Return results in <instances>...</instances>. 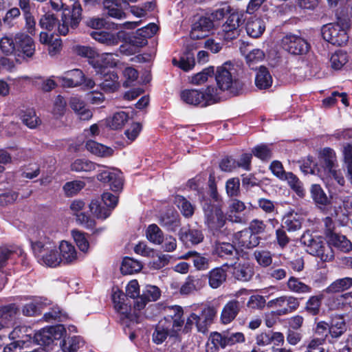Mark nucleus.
Here are the masks:
<instances>
[{
    "instance_id": "c85d7f7f",
    "label": "nucleus",
    "mask_w": 352,
    "mask_h": 352,
    "mask_svg": "<svg viewBox=\"0 0 352 352\" xmlns=\"http://www.w3.org/2000/svg\"><path fill=\"white\" fill-rule=\"evenodd\" d=\"M85 147L90 153L101 157H109L113 155L114 150L94 140H88Z\"/></svg>"
},
{
    "instance_id": "8fccbe9b",
    "label": "nucleus",
    "mask_w": 352,
    "mask_h": 352,
    "mask_svg": "<svg viewBox=\"0 0 352 352\" xmlns=\"http://www.w3.org/2000/svg\"><path fill=\"white\" fill-rule=\"evenodd\" d=\"M100 166L86 159H77L71 164V170L75 172H89Z\"/></svg>"
},
{
    "instance_id": "1a4fd4ad",
    "label": "nucleus",
    "mask_w": 352,
    "mask_h": 352,
    "mask_svg": "<svg viewBox=\"0 0 352 352\" xmlns=\"http://www.w3.org/2000/svg\"><path fill=\"white\" fill-rule=\"evenodd\" d=\"M126 295L118 289H113L112 300L116 310L120 314L122 324L129 327L131 324L137 323L135 317L129 312L130 307L124 302Z\"/></svg>"
},
{
    "instance_id": "0eeeda50",
    "label": "nucleus",
    "mask_w": 352,
    "mask_h": 352,
    "mask_svg": "<svg viewBox=\"0 0 352 352\" xmlns=\"http://www.w3.org/2000/svg\"><path fill=\"white\" fill-rule=\"evenodd\" d=\"M102 199L107 208L100 206L98 200L93 199L89 204L90 211L98 219H105L116 206L118 198L110 192H104Z\"/></svg>"
},
{
    "instance_id": "052dcab7",
    "label": "nucleus",
    "mask_w": 352,
    "mask_h": 352,
    "mask_svg": "<svg viewBox=\"0 0 352 352\" xmlns=\"http://www.w3.org/2000/svg\"><path fill=\"white\" fill-rule=\"evenodd\" d=\"M253 255L258 264L263 267H269L272 263V256L270 251L256 250Z\"/></svg>"
},
{
    "instance_id": "4be33fe9",
    "label": "nucleus",
    "mask_w": 352,
    "mask_h": 352,
    "mask_svg": "<svg viewBox=\"0 0 352 352\" xmlns=\"http://www.w3.org/2000/svg\"><path fill=\"white\" fill-rule=\"evenodd\" d=\"M179 332H172V327L166 322L160 321L155 326L152 334V340L156 344L164 342L168 336L175 337Z\"/></svg>"
},
{
    "instance_id": "6ab92c4d",
    "label": "nucleus",
    "mask_w": 352,
    "mask_h": 352,
    "mask_svg": "<svg viewBox=\"0 0 352 352\" xmlns=\"http://www.w3.org/2000/svg\"><path fill=\"white\" fill-rule=\"evenodd\" d=\"M234 241L242 248L251 249L260 243L261 237L251 232L248 229L239 231L234 234Z\"/></svg>"
},
{
    "instance_id": "c756f323",
    "label": "nucleus",
    "mask_w": 352,
    "mask_h": 352,
    "mask_svg": "<svg viewBox=\"0 0 352 352\" xmlns=\"http://www.w3.org/2000/svg\"><path fill=\"white\" fill-rule=\"evenodd\" d=\"M245 208L243 201L236 199H231L228 206V219L234 223H241L242 219L237 214L242 212Z\"/></svg>"
},
{
    "instance_id": "79ce46f5",
    "label": "nucleus",
    "mask_w": 352,
    "mask_h": 352,
    "mask_svg": "<svg viewBox=\"0 0 352 352\" xmlns=\"http://www.w3.org/2000/svg\"><path fill=\"white\" fill-rule=\"evenodd\" d=\"M346 330V324L342 318H334L332 320L331 324L329 327V333L331 340L329 342H333L334 339L340 337Z\"/></svg>"
},
{
    "instance_id": "f03ea898",
    "label": "nucleus",
    "mask_w": 352,
    "mask_h": 352,
    "mask_svg": "<svg viewBox=\"0 0 352 352\" xmlns=\"http://www.w3.org/2000/svg\"><path fill=\"white\" fill-rule=\"evenodd\" d=\"M235 69L230 63L218 67L215 73V80L219 89L228 91L232 95L239 94L243 87V82L235 75Z\"/></svg>"
},
{
    "instance_id": "864d4df0",
    "label": "nucleus",
    "mask_w": 352,
    "mask_h": 352,
    "mask_svg": "<svg viewBox=\"0 0 352 352\" xmlns=\"http://www.w3.org/2000/svg\"><path fill=\"white\" fill-rule=\"evenodd\" d=\"M15 35H5L0 39V50L7 55L16 54Z\"/></svg>"
},
{
    "instance_id": "ddd939ff",
    "label": "nucleus",
    "mask_w": 352,
    "mask_h": 352,
    "mask_svg": "<svg viewBox=\"0 0 352 352\" xmlns=\"http://www.w3.org/2000/svg\"><path fill=\"white\" fill-rule=\"evenodd\" d=\"M165 316L163 320L172 327V332H179L184 324L183 318L184 311L182 307L178 305L168 306L164 307Z\"/></svg>"
},
{
    "instance_id": "4c0bfd02",
    "label": "nucleus",
    "mask_w": 352,
    "mask_h": 352,
    "mask_svg": "<svg viewBox=\"0 0 352 352\" xmlns=\"http://www.w3.org/2000/svg\"><path fill=\"white\" fill-rule=\"evenodd\" d=\"M352 287V278L345 277L339 278L333 282L327 287L324 292L327 294H333L342 292Z\"/></svg>"
},
{
    "instance_id": "13d9d810",
    "label": "nucleus",
    "mask_w": 352,
    "mask_h": 352,
    "mask_svg": "<svg viewBox=\"0 0 352 352\" xmlns=\"http://www.w3.org/2000/svg\"><path fill=\"white\" fill-rule=\"evenodd\" d=\"M214 74V67H208L204 69L191 77L190 83L195 85H200L206 82L209 77H212Z\"/></svg>"
},
{
    "instance_id": "ea45409f",
    "label": "nucleus",
    "mask_w": 352,
    "mask_h": 352,
    "mask_svg": "<svg viewBox=\"0 0 352 352\" xmlns=\"http://www.w3.org/2000/svg\"><path fill=\"white\" fill-rule=\"evenodd\" d=\"M214 253L221 258H230L236 253L235 247L230 243L216 242L214 247Z\"/></svg>"
},
{
    "instance_id": "5fc2aeb1",
    "label": "nucleus",
    "mask_w": 352,
    "mask_h": 352,
    "mask_svg": "<svg viewBox=\"0 0 352 352\" xmlns=\"http://www.w3.org/2000/svg\"><path fill=\"white\" fill-rule=\"evenodd\" d=\"M142 266L141 263L129 257L124 258L121 271L124 274H131L141 270Z\"/></svg>"
},
{
    "instance_id": "de8ad7c7",
    "label": "nucleus",
    "mask_w": 352,
    "mask_h": 352,
    "mask_svg": "<svg viewBox=\"0 0 352 352\" xmlns=\"http://www.w3.org/2000/svg\"><path fill=\"white\" fill-rule=\"evenodd\" d=\"M146 235L148 240L154 244H162L164 240L163 232L156 224L148 226Z\"/></svg>"
},
{
    "instance_id": "0e129e2a",
    "label": "nucleus",
    "mask_w": 352,
    "mask_h": 352,
    "mask_svg": "<svg viewBox=\"0 0 352 352\" xmlns=\"http://www.w3.org/2000/svg\"><path fill=\"white\" fill-rule=\"evenodd\" d=\"M23 250L21 248L17 250L1 248L0 249V269L3 268L8 259L12 258L15 254L21 256Z\"/></svg>"
},
{
    "instance_id": "2f4dec72",
    "label": "nucleus",
    "mask_w": 352,
    "mask_h": 352,
    "mask_svg": "<svg viewBox=\"0 0 352 352\" xmlns=\"http://www.w3.org/2000/svg\"><path fill=\"white\" fill-rule=\"evenodd\" d=\"M103 75V81L100 84L101 89L106 93H111L118 90L120 87V82L117 74L111 72H105Z\"/></svg>"
},
{
    "instance_id": "6e6552de",
    "label": "nucleus",
    "mask_w": 352,
    "mask_h": 352,
    "mask_svg": "<svg viewBox=\"0 0 352 352\" xmlns=\"http://www.w3.org/2000/svg\"><path fill=\"white\" fill-rule=\"evenodd\" d=\"M82 8L78 1H75L72 6V10L70 15L63 14L61 18V23L58 27V32L60 35L65 36L69 29L74 30L79 25L82 19Z\"/></svg>"
},
{
    "instance_id": "f257e3e1",
    "label": "nucleus",
    "mask_w": 352,
    "mask_h": 352,
    "mask_svg": "<svg viewBox=\"0 0 352 352\" xmlns=\"http://www.w3.org/2000/svg\"><path fill=\"white\" fill-rule=\"evenodd\" d=\"M32 248L38 262L48 267H55L61 263V258L56 242L48 237L32 242Z\"/></svg>"
},
{
    "instance_id": "a18cd8bd",
    "label": "nucleus",
    "mask_w": 352,
    "mask_h": 352,
    "mask_svg": "<svg viewBox=\"0 0 352 352\" xmlns=\"http://www.w3.org/2000/svg\"><path fill=\"white\" fill-rule=\"evenodd\" d=\"M84 345V342L79 336L68 337L64 339L60 344L64 352H76Z\"/></svg>"
},
{
    "instance_id": "7c9ffc66",
    "label": "nucleus",
    "mask_w": 352,
    "mask_h": 352,
    "mask_svg": "<svg viewBox=\"0 0 352 352\" xmlns=\"http://www.w3.org/2000/svg\"><path fill=\"white\" fill-rule=\"evenodd\" d=\"M207 277L209 285L217 289L226 280V270L223 267L214 268L208 272Z\"/></svg>"
},
{
    "instance_id": "7ed1b4c3",
    "label": "nucleus",
    "mask_w": 352,
    "mask_h": 352,
    "mask_svg": "<svg viewBox=\"0 0 352 352\" xmlns=\"http://www.w3.org/2000/svg\"><path fill=\"white\" fill-rule=\"evenodd\" d=\"M302 240L307 245V252L320 258L324 262H329L333 259V251L328 244L318 236H312L309 234H304Z\"/></svg>"
},
{
    "instance_id": "f3484780",
    "label": "nucleus",
    "mask_w": 352,
    "mask_h": 352,
    "mask_svg": "<svg viewBox=\"0 0 352 352\" xmlns=\"http://www.w3.org/2000/svg\"><path fill=\"white\" fill-rule=\"evenodd\" d=\"M97 179L104 183H108L113 191H119L122 188V173L116 169L103 170L97 175Z\"/></svg>"
},
{
    "instance_id": "a878e982",
    "label": "nucleus",
    "mask_w": 352,
    "mask_h": 352,
    "mask_svg": "<svg viewBox=\"0 0 352 352\" xmlns=\"http://www.w3.org/2000/svg\"><path fill=\"white\" fill-rule=\"evenodd\" d=\"M205 285V279L201 276H188L180 288V293L190 294L201 289Z\"/></svg>"
},
{
    "instance_id": "473e14b6",
    "label": "nucleus",
    "mask_w": 352,
    "mask_h": 352,
    "mask_svg": "<svg viewBox=\"0 0 352 352\" xmlns=\"http://www.w3.org/2000/svg\"><path fill=\"white\" fill-rule=\"evenodd\" d=\"M265 30L264 21L259 18H250L246 24V32L252 38L260 37Z\"/></svg>"
},
{
    "instance_id": "20e7f679",
    "label": "nucleus",
    "mask_w": 352,
    "mask_h": 352,
    "mask_svg": "<svg viewBox=\"0 0 352 352\" xmlns=\"http://www.w3.org/2000/svg\"><path fill=\"white\" fill-rule=\"evenodd\" d=\"M324 233L330 247L332 245L343 252L352 250V243L344 235L337 231L331 217L324 218Z\"/></svg>"
},
{
    "instance_id": "9b49d317",
    "label": "nucleus",
    "mask_w": 352,
    "mask_h": 352,
    "mask_svg": "<svg viewBox=\"0 0 352 352\" xmlns=\"http://www.w3.org/2000/svg\"><path fill=\"white\" fill-rule=\"evenodd\" d=\"M65 333L63 325H57L43 329L36 333L34 340L39 345H50L56 340H59Z\"/></svg>"
},
{
    "instance_id": "09e8293b",
    "label": "nucleus",
    "mask_w": 352,
    "mask_h": 352,
    "mask_svg": "<svg viewBox=\"0 0 352 352\" xmlns=\"http://www.w3.org/2000/svg\"><path fill=\"white\" fill-rule=\"evenodd\" d=\"M175 203L182 214L186 218L191 217L195 210V206L182 196H177Z\"/></svg>"
},
{
    "instance_id": "774afa93",
    "label": "nucleus",
    "mask_w": 352,
    "mask_h": 352,
    "mask_svg": "<svg viewBox=\"0 0 352 352\" xmlns=\"http://www.w3.org/2000/svg\"><path fill=\"white\" fill-rule=\"evenodd\" d=\"M210 344L213 345L214 351L219 350V348L224 349L226 347L225 334L223 335L218 332L212 333L207 343L208 346H209Z\"/></svg>"
},
{
    "instance_id": "39448f33",
    "label": "nucleus",
    "mask_w": 352,
    "mask_h": 352,
    "mask_svg": "<svg viewBox=\"0 0 352 352\" xmlns=\"http://www.w3.org/2000/svg\"><path fill=\"white\" fill-rule=\"evenodd\" d=\"M322 36L327 42L338 46L346 44L349 40L346 27L339 23L324 25L322 28Z\"/></svg>"
},
{
    "instance_id": "2eb2a0df",
    "label": "nucleus",
    "mask_w": 352,
    "mask_h": 352,
    "mask_svg": "<svg viewBox=\"0 0 352 352\" xmlns=\"http://www.w3.org/2000/svg\"><path fill=\"white\" fill-rule=\"evenodd\" d=\"M89 63L94 68L98 74H103L108 68H112L117 65L118 60L114 58V55L111 53H103L96 55L95 58L89 60Z\"/></svg>"
},
{
    "instance_id": "49530a36",
    "label": "nucleus",
    "mask_w": 352,
    "mask_h": 352,
    "mask_svg": "<svg viewBox=\"0 0 352 352\" xmlns=\"http://www.w3.org/2000/svg\"><path fill=\"white\" fill-rule=\"evenodd\" d=\"M59 23H61L53 14L47 13L41 16L39 25L43 30L55 32L58 31Z\"/></svg>"
},
{
    "instance_id": "680f3d73",
    "label": "nucleus",
    "mask_w": 352,
    "mask_h": 352,
    "mask_svg": "<svg viewBox=\"0 0 352 352\" xmlns=\"http://www.w3.org/2000/svg\"><path fill=\"white\" fill-rule=\"evenodd\" d=\"M85 186V183L82 181L75 180L68 182L63 186V190L68 197L76 195Z\"/></svg>"
},
{
    "instance_id": "4d7b16f0",
    "label": "nucleus",
    "mask_w": 352,
    "mask_h": 352,
    "mask_svg": "<svg viewBox=\"0 0 352 352\" xmlns=\"http://www.w3.org/2000/svg\"><path fill=\"white\" fill-rule=\"evenodd\" d=\"M348 60L347 53L342 50H338L333 53L331 56V66L334 69H340L348 62Z\"/></svg>"
},
{
    "instance_id": "a211bd4d",
    "label": "nucleus",
    "mask_w": 352,
    "mask_h": 352,
    "mask_svg": "<svg viewBox=\"0 0 352 352\" xmlns=\"http://www.w3.org/2000/svg\"><path fill=\"white\" fill-rule=\"evenodd\" d=\"M213 26V21L209 17H200L192 26L190 31L191 38L201 39L205 38L208 36Z\"/></svg>"
},
{
    "instance_id": "3c124183",
    "label": "nucleus",
    "mask_w": 352,
    "mask_h": 352,
    "mask_svg": "<svg viewBox=\"0 0 352 352\" xmlns=\"http://www.w3.org/2000/svg\"><path fill=\"white\" fill-rule=\"evenodd\" d=\"M129 120V116L124 111L117 112L107 121L108 126L114 130L122 128Z\"/></svg>"
},
{
    "instance_id": "393cba45",
    "label": "nucleus",
    "mask_w": 352,
    "mask_h": 352,
    "mask_svg": "<svg viewBox=\"0 0 352 352\" xmlns=\"http://www.w3.org/2000/svg\"><path fill=\"white\" fill-rule=\"evenodd\" d=\"M241 310V303L237 300L228 301L223 307L221 314V320L223 324H229L239 314Z\"/></svg>"
},
{
    "instance_id": "412c9836",
    "label": "nucleus",
    "mask_w": 352,
    "mask_h": 352,
    "mask_svg": "<svg viewBox=\"0 0 352 352\" xmlns=\"http://www.w3.org/2000/svg\"><path fill=\"white\" fill-rule=\"evenodd\" d=\"M129 5L126 0H105L103 2L104 9L107 14L113 18L120 19L125 18L126 14L123 8Z\"/></svg>"
},
{
    "instance_id": "b1692460",
    "label": "nucleus",
    "mask_w": 352,
    "mask_h": 352,
    "mask_svg": "<svg viewBox=\"0 0 352 352\" xmlns=\"http://www.w3.org/2000/svg\"><path fill=\"white\" fill-rule=\"evenodd\" d=\"M181 98L186 104L201 107L207 106L204 94L197 89H185L181 92Z\"/></svg>"
},
{
    "instance_id": "c9c22d12",
    "label": "nucleus",
    "mask_w": 352,
    "mask_h": 352,
    "mask_svg": "<svg viewBox=\"0 0 352 352\" xmlns=\"http://www.w3.org/2000/svg\"><path fill=\"white\" fill-rule=\"evenodd\" d=\"M17 313L14 304H10L0 307V330L8 326Z\"/></svg>"
},
{
    "instance_id": "dca6fc26",
    "label": "nucleus",
    "mask_w": 352,
    "mask_h": 352,
    "mask_svg": "<svg viewBox=\"0 0 352 352\" xmlns=\"http://www.w3.org/2000/svg\"><path fill=\"white\" fill-rule=\"evenodd\" d=\"M16 54H23L31 57L34 53L35 46L32 37L23 32L15 34Z\"/></svg>"
},
{
    "instance_id": "e433bc0d",
    "label": "nucleus",
    "mask_w": 352,
    "mask_h": 352,
    "mask_svg": "<svg viewBox=\"0 0 352 352\" xmlns=\"http://www.w3.org/2000/svg\"><path fill=\"white\" fill-rule=\"evenodd\" d=\"M310 192L311 198L320 208L324 207L330 204L329 199L319 184H312Z\"/></svg>"
},
{
    "instance_id": "69168bd1",
    "label": "nucleus",
    "mask_w": 352,
    "mask_h": 352,
    "mask_svg": "<svg viewBox=\"0 0 352 352\" xmlns=\"http://www.w3.org/2000/svg\"><path fill=\"white\" fill-rule=\"evenodd\" d=\"M324 153L327 155L323 159V166L327 174L335 170V153L331 148H324L323 151Z\"/></svg>"
},
{
    "instance_id": "cd10ccee",
    "label": "nucleus",
    "mask_w": 352,
    "mask_h": 352,
    "mask_svg": "<svg viewBox=\"0 0 352 352\" xmlns=\"http://www.w3.org/2000/svg\"><path fill=\"white\" fill-rule=\"evenodd\" d=\"M59 254L61 258V263L69 264L74 263L77 260V252L75 247L67 241L60 242L59 247Z\"/></svg>"
},
{
    "instance_id": "f8f14e48",
    "label": "nucleus",
    "mask_w": 352,
    "mask_h": 352,
    "mask_svg": "<svg viewBox=\"0 0 352 352\" xmlns=\"http://www.w3.org/2000/svg\"><path fill=\"white\" fill-rule=\"evenodd\" d=\"M241 23V15L238 12L232 13L222 25L219 35L226 41L235 39L240 34Z\"/></svg>"
},
{
    "instance_id": "bb28decb",
    "label": "nucleus",
    "mask_w": 352,
    "mask_h": 352,
    "mask_svg": "<svg viewBox=\"0 0 352 352\" xmlns=\"http://www.w3.org/2000/svg\"><path fill=\"white\" fill-rule=\"evenodd\" d=\"M120 32L111 33L106 31H92L90 36L98 42L106 45H116L118 44L120 36Z\"/></svg>"
},
{
    "instance_id": "603ef678",
    "label": "nucleus",
    "mask_w": 352,
    "mask_h": 352,
    "mask_svg": "<svg viewBox=\"0 0 352 352\" xmlns=\"http://www.w3.org/2000/svg\"><path fill=\"white\" fill-rule=\"evenodd\" d=\"M192 256V262L195 268L198 270H206L209 267V260L195 252H188L181 258L186 259Z\"/></svg>"
},
{
    "instance_id": "338daca9",
    "label": "nucleus",
    "mask_w": 352,
    "mask_h": 352,
    "mask_svg": "<svg viewBox=\"0 0 352 352\" xmlns=\"http://www.w3.org/2000/svg\"><path fill=\"white\" fill-rule=\"evenodd\" d=\"M253 154L261 160H269L272 157V151L270 146L261 144L254 147L252 150Z\"/></svg>"
},
{
    "instance_id": "423d86ee",
    "label": "nucleus",
    "mask_w": 352,
    "mask_h": 352,
    "mask_svg": "<svg viewBox=\"0 0 352 352\" xmlns=\"http://www.w3.org/2000/svg\"><path fill=\"white\" fill-rule=\"evenodd\" d=\"M267 306L276 309L278 316H284L296 311L300 306V300L294 296L283 295L269 300Z\"/></svg>"
},
{
    "instance_id": "aec40b11",
    "label": "nucleus",
    "mask_w": 352,
    "mask_h": 352,
    "mask_svg": "<svg viewBox=\"0 0 352 352\" xmlns=\"http://www.w3.org/2000/svg\"><path fill=\"white\" fill-rule=\"evenodd\" d=\"M58 79L64 87H76L83 83L85 75L80 69H75L65 72Z\"/></svg>"
},
{
    "instance_id": "5701e85b",
    "label": "nucleus",
    "mask_w": 352,
    "mask_h": 352,
    "mask_svg": "<svg viewBox=\"0 0 352 352\" xmlns=\"http://www.w3.org/2000/svg\"><path fill=\"white\" fill-rule=\"evenodd\" d=\"M215 315V309L210 307L204 309L199 315L197 314L195 325L197 331L203 333H206L208 326L212 323Z\"/></svg>"
},
{
    "instance_id": "bf43d9fd",
    "label": "nucleus",
    "mask_w": 352,
    "mask_h": 352,
    "mask_svg": "<svg viewBox=\"0 0 352 352\" xmlns=\"http://www.w3.org/2000/svg\"><path fill=\"white\" fill-rule=\"evenodd\" d=\"M158 30V27L155 23H150L148 25L138 30L136 34L142 37L139 42L140 45L146 44V38L152 37Z\"/></svg>"
},
{
    "instance_id": "f704fd0d",
    "label": "nucleus",
    "mask_w": 352,
    "mask_h": 352,
    "mask_svg": "<svg viewBox=\"0 0 352 352\" xmlns=\"http://www.w3.org/2000/svg\"><path fill=\"white\" fill-rule=\"evenodd\" d=\"M272 78L265 67L261 66L255 77V85L259 89H265L271 87Z\"/></svg>"
},
{
    "instance_id": "e2e57ef3",
    "label": "nucleus",
    "mask_w": 352,
    "mask_h": 352,
    "mask_svg": "<svg viewBox=\"0 0 352 352\" xmlns=\"http://www.w3.org/2000/svg\"><path fill=\"white\" fill-rule=\"evenodd\" d=\"M301 221L292 214H287L283 218L282 228L289 232L296 231L301 228Z\"/></svg>"
},
{
    "instance_id": "c03bdc74",
    "label": "nucleus",
    "mask_w": 352,
    "mask_h": 352,
    "mask_svg": "<svg viewBox=\"0 0 352 352\" xmlns=\"http://www.w3.org/2000/svg\"><path fill=\"white\" fill-rule=\"evenodd\" d=\"M323 299V294L310 296L305 303V311L312 316L318 315L320 313L322 301Z\"/></svg>"
},
{
    "instance_id": "58836bf2",
    "label": "nucleus",
    "mask_w": 352,
    "mask_h": 352,
    "mask_svg": "<svg viewBox=\"0 0 352 352\" xmlns=\"http://www.w3.org/2000/svg\"><path fill=\"white\" fill-rule=\"evenodd\" d=\"M283 181H287L290 188L293 190L298 197H305V190L303 187V184L299 178L293 173L288 172L285 177L283 179Z\"/></svg>"
},
{
    "instance_id": "4468645a",
    "label": "nucleus",
    "mask_w": 352,
    "mask_h": 352,
    "mask_svg": "<svg viewBox=\"0 0 352 352\" xmlns=\"http://www.w3.org/2000/svg\"><path fill=\"white\" fill-rule=\"evenodd\" d=\"M282 46L289 53L296 55L308 52L309 45L302 38L296 35H287L282 39Z\"/></svg>"
},
{
    "instance_id": "9d476101",
    "label": "nucleus",
    "mask_w": 352,
    "mask_h": 352,
    "mask_svg": "<svg viewBox=\"0 0 352 352\" xmlns=\"http://www.w3.org/2000/svg\"><path fill=\"white\" fill-rule=\"evenodd\" d=\"M203 209L206 218L205 222L210 229L217 230L224 226L226 218L220 208L211 205L208 201H206L203 206Z\"/></svg>"
},
{
    "instance_id": "37998d69",
    "label": "nucleus",
    "mask_w": 352,
    "mask_h": 352,
    "mask_svg": "<svg viewBox=\"0 0 352 352\" xmlns=\"http://www.w3.org/2000/svg\"><path fill=\"white\" fill-rule=\"evenodd\" d=\"M181 239L185 243L190 242L192 245L200 243L204 240L202 231L198 229H189L188 231H181Z\"/></svg>"
},
{
    "instance_id": "6e6d98bb",
    "label": "nucleus",
    "mask_w": 352,
    "mask_h": 352,
    "mask_svg": "<svg viewBox=\"0 0 352 352\" xmlns=\"http://www.w3.org/2000/svg\"><path fill=\"white\" fill-rule=\"evenodd\" d=\"M172 63L175 66L179 67L184 72L192 69L195 65V58L190 54L182 56L179 60L173 58Z\"/></svg>"
},
{
    "instance_id": "72a5a7b5",
    "label": "nucleus",
    "mask_w": 352,
    "mask_h": 352,
    "mask_svg": "<svg viewBox=\"0 0 352 352\" xmlns=\"http://www.w3.org/2000/svg\"><path fill=\"white\" fill-rule=\"evenodd\" d=\"M286 285L289 292L298 294H306L311 293L312 291L311 286L302 282L300 278L295 276H290Z\"/></svg>"
},
{
    "instance_id": "a19ab883",
    "label": "nucleus",
    "mask_w": 352,
    "mask_h": 352,
    "mask_svg": "<svg viewBox=\"0 0 352 352\" xmlns=\"http://www.w3.org/2000/svg\"><path fill=\"white\" fill-rule=\"evenodd\" d=\"M233 276L241 281H248L254 274L253 268L248 264L236 265L233 269Z\"/></svg>"
}]
</instances>
